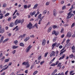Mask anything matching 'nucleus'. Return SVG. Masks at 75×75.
<instances>
[{
    "label": "nucleus",
    "instance_id": "27",
    "mask_svg": "<svg viewBox=\"0 0 75 75\" xmlns=\"http://www.w3.org/2000/svg\"><path fill=\"white\" fill-rule=\"evenodd\" d=\"M37 73H38V71H35L33 73V75H35L36 74H37Z\"/></svg>",
    "mask_w": 75,
    "mask_h": 75
},
{
    "label": "nucleus",
    "instance_id": "55",
    "mask_svg": "<svg viewBox=\"0 0 75 75\" xmlns=\"http://www.w3.org/2000/svg\"><path fill=\"white\" fill-rule=\"evenodd\" d=\"M62 47H63V46H62L61 45L59 46V48L60 49H61V48H62Z\"/></svg>",
    "mask_w": 75,
    "mask_h": 75
},
{
    "label": "nucleus",
    "instance_id": "41",
    "mask_svg": "<svg viewBox=\"0 0 75 75\" xmlns=\"http://www.w3.org/2000/svg\"><path fill=\"white\" fill-rule=\"evenodd\" d=\"M61 45V43H59L56 46V47H58L59 46Z\"/></svg>",
    "mask_w": 75,
    "mask_h": 75
},
{
    "label": "nucleus",
    "instance_id": "9",
    "mask_svg": "<svg viewBox=\"0 0 75 75\" xmlns=\"http://www.w3.org/2000/svg\"><path fill=\"white\" fill-rule=\"evenodd\" d=\"M57 12H56V10L55 9H54L53 11V15H54L55 17L57 16Z\"/></svg>",
    "mask_w": 75,
    "mask_h": 75
},
{
    "label": "nucleus",
    "instance_id": "35",
    "mask_svg": "<svg viewBox=\"0 0 75 75\" xmlns=\"http://www.w3.org/2000/svg\"><path fill=\"white\" fill-rule=\"evenodd\" d=\"M69 57L71 58H73L74 57V56L73 55V54H71L69 56Z\"/></svg>",
    "mask_w": 75,
    "mask_h": 75
},
{
    "label": "nucleus",
    "instance_id": "6",
    "mask_svg": "<svg viewBox=\"0 0 75 75\" xmlns=\"http://www.w3.org/2000/svg\"><path fill=\"white\" fill-rule=\"evenodd\" d=\"M42 45L43 46L45 45V44H46V40L45 39H44L42 40Z\"/></svg>",
    "mask_w": 75,
    "mask_h": 75
},
{
    "label": "nucleus",
    "instance_id": "7",
    "mask_svg": "<svg viewBox=\"0 0 75 75\" xmlns=\"http://www.w3.org/2000/svg\"><path fill=\"white\" fill-rule=\"evenodd\" d=\"M68 16H67V19H69L71 18V14L69 13L67 14Z\"/></svg>",
    "mask_w": 75,
    "mask_h": 75
},
{
    "label": "nucleus",
    "instance_id": "15",
    "mask_svg": "<svg viewBox=\"0 0 75 75\" xmlns=\"http://www.w3.org/2000/svg\"><path fill=\"white\" fill-rule=\"evenodd\" d=\"M30 39V37H28L26 38L25 39L24 41L25 42H26L27 41H28Z\"/></svg>",
    "mask_w": 75,
    "mask_h": 75
},
{
    "label": "nucleus",
    "instance_id": "49",
    "mask_svg": "<svg viewBox=\"0 0 75 75\" xmlns=\"http://www.w3.org/2000/svg\"><path fill=\"white\" fill-rule=\"evenodd\" d=\"M73 9V6H72L70 8L69 10V11H71V10H72Z\"/></svg>",
    "mask_w": 75,
    "mask_h": 75
},
{
    "label": "nucleus",
    "instance_id": "42",
    "mask_svg": "<svg viewBox=\"0 0 75 75\" xmlns=\"http://www.w3.org/2000/svg\"><path fill=\"white\" fill-rule=\"evenodd\" d=\"M30 67V64L28 63L26 67V68H29Z\"/></svg>",
    "mask_w": 75,
    "mask_h": 75
},
{
    "label": "nucleus",
    "instance_id": "57",
    "mask_svg": "<svg viewBox=\"0 0 75 75\" xmlns=\"http://www.w3.org/2000/svg\"><path fill=\"white\" fill-rule=\"evenodd\" d=\"M42 57L41 56H40L38 58V60H40L41 59Z\"/></svg>",
    "mask_w": 75,
    "mask_h": 75
},
{
    "label": "nucleus",
    "instance_id": "62",
    "mask_svg": "<svg viewBox=\"0 0 75 75\" xmlns=\"http://www.w3.org/2000/svg\"><path fill=\"white\" fill-rule=\"evenodd\" d=\"M16 17H17V16H14L13 17V19H14L15 18H16Z\"/></svg>",
    "mask_w": 75,
    "mask_h": 75
},
{
    "label": "nucleus",
    "instance_id": "26",
    "mask_svg": "<svg viewBox=\"0 0 75 75\" xmlns=\"http://www.w3.org/2000/svg\"><path fill=\"white\" fill-rule=\"evenodd\" d=\"M75 25V23H73L72 25L71 26V28H73Z\"/></svg>",
    "mask_w": 75,
    "mask_h": 75
},
{
    "label": "nucleus",
    "instance_id": "23",
    "mask_svg": "<svg viewBox=\"0 0 75 75\" xmlns=\"http://www.w3.org/2000/svg\"><path fill=\"white\" fill-rule=\"evenodd\" d=\"M33 27H36V28L38 29V24H37V23H36L33 26Z\"/></svg>",
    "mask_w": 75,
    "mask_h": 75
},
{
    "label": "nucleus",
    "instance_id": "30",
    "mask_svg": "<svg viewBox=\"0 0 75 75\" xmlns=\"http://www.w3.org/2000/svg\"><path fill=\"white\" fill-rule=\"evenodd\" d=\"M70 41V40H69V39H67V40L66 41L67 44V45L68 44V43Z\"/></svg>",
    "mask_w": 75,
    "mask_h": 75
},
{
    "label": "nucleus",
    "instance_id": "28",
    "mask_svg": "<svg viewBox=\"0 0 75 75\" xmlns=\"http://www.w3.org/2000/svg\"><path fill=\"white\" fill-rule=\"evenodd\" d=\"M9 61V59H6L4 60L5 62H8Z\"/></svg>",
    "mask_w": 75,
    "mask_h": 75
},
{
    "label": "nucleus",
    "instance_id": "17",
    "mask_svg": "<svg viewBox=\"0 0 75 75\" xmlns=\"http://www.w3.org/2000/svg\"><path fill=\"white\" fill-rule=\"evenodd\" d=\"M65 56V54H63L62 57H61L59 59V60H61V59H62Z\"/></svg>",
    "mask_w": 75,
    "mask_h": 75
},
{
    "label": "nucleus",
    "instance_id": "8",
    "mask_svg": "<svg viewBox=\"0 0 75 75\" xmlns=\"http://www.w3.org/2000/svg\"><path fill=\"white\" fill-rule=\"evenodd\" d=\"M36 13V11H34L33 12H30V15L31 16H33V15H34L35 14V13Z\"/></svg>",
    "mask_w": 75,
    "mask_h": 75
},
{
    "label": "nucleus",
    "instance_id": "11",
    "mask_svg": "<svg viewBox=\"0 0 75 75\" xmlns=\"http://www.w3.org/2000/svg\"><path fill=\"white\" fill-rule=\"evenodd\" d=\"M57 44V43L55 42L54 43H53L52 45V50H53L54 49V47H55L56 46V45Z\"/></svg>",
    "mask_w": 75,
    "mask_h": 75
},
{
    "label": "nucleus",
    "instance_id": "1",
    "mask_svg": "<svg viewBox=\"0 0 75 75\" xmlns=\"http://www.w3.org/2000/svg\"><path fill=\"white\" fill-rule=\"evenodd\" d=\"M27 27L29 30H31L33 28V24L31 22H29V24L27 25Z\"/></svg>",
    "mask_w": 75,
    "mask_h": 75
},
{
    "label": "nucleus",
    "instance_id": "36",
    "mask_svg": "<svg viewBox=\"0 0 75 75\" xmlns=\"http://www.w3.org/2000/svg\"><path fill=\"white\" fill-rule=\"evenodd\" d=\"M44 62H45V61H42L40 63V65H42Z\"/></svg>",
    "mask_w": 75,
    "mask_h": 75
},
{
    "label": "nucleus",
    "instance_id": "21",
    "mask_svg": "<svg viewBox=\"0 0 75 75\" xmlns=\"http://www.w3.org/2000/svg\"><path fill=\"white\" fill-rule=\"evenodd\" d=\"M3 39H4V36H2L1 37L0 40V43H1L2 42H3Z\"/></svg>",
    "mask_w": 75,
    "mask_h": 75
},
{
    "label": "nucleus",
    "instance_id": "44",
    "mask_svg": "<svg viewBox=\"0 0 75 75\" xmlns=\"http://www.w3.org/2000/svg\"><path fill=\"white\" fill-rule=\"evenodd\" d=\"M64 29L62 28L61 29V30L60 31V33H62V32H63V31H64Z\"/></svg>",
    "mask_w": 75,
    "mask_h": 75
},
{
    "label": "nucleus",
    "instance_id": "38",
    "mask_svg": "<svg viewBox=\"0 0 75 75\" xmlns=\"http://www.w3.org/2000/svg\"><path fill=\"white\" fill-rule=\"evenodd\" d=\"M52 67H54V66H55V64L53 63L50 65V67H52Z\"/></svg>",
    "mask_w": 75,
    "mask_h": 75
},
{
    "label": "nucleus",
    "instance_id": "2",
    "mask_svg": "<svg viewBox=\"0 0 75 75\" xmlns=\"http://www.w3.org/2000/svg\"><path fill=\"white\" fill-rule=\"evenodd\" d=\"M23 22H24V19H23L22 20L21 19H19L18 20V23H21V25H23Z\"/></svg>",
    "mask_w": 75,
    "mask_h": 75
},
{
    "label": "nucleus",
    "instance_id": "56",
    "mask_svg": "<svg viewBox=\"0 0 75 75\" xmlns=\"http://www.w3.org/2000/svg\"><path fill=\"white\" fill-rule=\"evenodd\" d=\"M12 53L13 54H14L16 53V50H14L13 52Z\"/></svg>",
    "mask_w": 75,
    "mask_h": 75
},
{
    "label": "nucleus",
    "instance_id": "63",
    "mask_svg": "<svg viewBox=\"0 0 75 75\" xmlns=\"http://www.w3.org/2000/svg\"><path fill=\"white\" fill-rule=\"evenodd\" d=\"M69 71H66L65 73V75H67V74H68V73Z\"/></svg>",
    "mask_w": 75,
    "mask_h": 75
},
{
    "label": "nucleus",
    "instance_id": "60",
    "mask_svg": "<svg viewBox=\"0 0 75 75\" xmlns=\"http://www.w3.org/2000/svg\"><path fill=\"white\" fill-rule=\"evenodd\" d=\"M65 8H66V7H65V6L63 7L62 8V10H64L65 9Z\"/></svg>",
    "mask_w": 75,
    "mask_h": 75
},
{
    "label": "nucleus",
    "instance_id": "12",
    "mask_svg": "<svg viewBox=\"0 0 75 75\" xmlns=\"http://www.w3.org/2000/svg\"><path fill=\"white\" fill-rule=\"evenodd\" d=\"M28 64V62H24L22 64V65H25V66L26 65H27V64Z\"/></svg>",
    "mask_w": 75,
    "mask_h": 75
},
{
    "label": "nucleus",
    "instance_id": "16",
    "mask_svg": "<svg viewBox=\"0 0 75 75\" xmlns=\"http://www.w3.org/2000/svg\"><path fill=\"white\" fill-rule=\"evenodd\" d=\"M51 30H52V27H51V26H50L47 30L48 33H50V32L51 31Z\"/></svg>",
    "mask_w": 75,
    "mask_h": 75
},
{
    "label": "nucleus",
    "instance_id": "5",
    "mask_svg": "<svg viewBox=\"0 0 75 75\" xmlns=\"http://www.w3.org/2000/svg\"><path fill=\"white\" fill-rule=\"evenodd\" d=\"M5 31V30H4V29H1V26L0 25V33H1V34H3Z\"/></svg>",
    "mask_w": 75,
    "mask_h": 75
},
{
    "label": "nucleus",
    "instance_id": "51",
    "mask_svg": "<svg viewBox=\"0 0 75 75\" xmlns=\"http://www.w3.org/2000/svg\"><path fill=\"white\" fill-rule=\"evenodd\" d=\"M64 36H65V35L63 34L61 35V38H64Z\"/></svg>",
    "mask_w": 75,
    "mask_h": 75
},
{
    "label": "nucleus",
    "instance_id": "64",
    "mask_svg": "<svg viewBox=\"0 0 75 75\" xmlns=\"http://www.w3.org/2000/svg\"><path fill=\"white\" fill-rule=\"evenodd\" d=\"M71 37H72V38H74V37H75V34L72 35L71 36Z\"/></svg>",
    "mask_w": 75,
    "mask_h": 75
},
{
    "label": "nucleus",
    "instance_id": "53",
    "mask_svg": "<svg viewBox=\"0 0 75 75\" xmlns=\"http://www.w3.org/2000/svg\"><path fill=\"white\" fill-rule=\"evenodd\" d=\"M41 14H40L39 15L38 18H41Z\"/></svg>",
    "mask_w": 75,
    "mask_h": 75
},
{
    "label": "nucleus",
    "instance_id": "22",
    "mask_svg": "<svg viewBox=\"0 0 75 75\" xmlns=\"http://www.w3.org/2000/svg\"><path fill=\"white\" fill-rule=\"evenodd\" d=\"M13 43L14 44H15V45H17L18 44V40H16L14 41L13 42Z\"/></svg>",
    "mask_w": 75,
    "mask_h": 75
},
{
    "label": "nucleus",
    "instance_id": "40",
    "mask_svg": "<svg viewBox=\"0 0 75 75\" xmlns=\"http://www.w3.org/2000/svg\"><path fill=\"white\" fill-rule=\"evenodd\" d=\"M53 28L54 29H55V28H57V26L55 25H54L53 27Z\"/></svg>",
    "mask_w": 75,
    "mask_h": 75
},
{
    "label": "nucleus",
    "instance_id": "54",
    "mask_svg": "<svg viewBox=\"0 0 75 75\" xmlns=\"http://www.w3.org/2000/svg\"><path fill=\"white\" fill-rule=\"evenodd\" d=\"M71 49L72 50H75V46H74V45L72 47H71Z\"/></svg>",
    "mask_w": 75,
    "mask_h": 75
},
{
    "label": "nucleus",
    "instance_id": "34",
    "mask_svg": "<svg viewBox=\"0 0 75 75\" xmlns=\"http://www.w3.org/2000/svg\"><path fill=\"white\" fill-rule=\"evenodd\" d=\"M58 75H64V73L62 72L60 74V73H59L58 74Z\"/></svg>",
    "mask_w": 75,
    "mask_h": 75
},
{
    "label": "nucleus",
    "instance_id": "48",
    "mask_svg": "<svg viewBox=\"0 0 75 75\" xmlns=\"http://www.w3.org/2000/svg\"><path fill=\"white\" fill-rule=\"evenodd\" d=\"M24 8H27V5H25L24 6Z\"/></svg>",
    "mask_w": 75,
    "mask_h": 75
},
{
    "label": "nucleus",
    "instance_id": "13",
    "mask_svg": "<svg viewBox=\"0 0 75 75\" xmlns=\"http://www.w3.org/2000/svg\"><path fill=\"white\" fill-rule=\"evenodd\" d=\"M57 67H59V69H61V63L60 62L59 63L58 65H57Z\"/></svg>",
    "mask_w": 75,
    "mask_h": 75
},
{
    "label": "nucleus",
    "instance_id": "43",
    "mask_svg": "<svg viewBox=\"0 0 75 75\" xmlns=\"http://www.w3.org/2000/svg\"><path fill=\"white\" fill-rule=\"evenodd\" d=\"M43 13L44 14H46V13H47V11L45 10L43 11Z\"/></svg>",
    "mask_w": 75,
    "mask_h": 75
},
{
    "label": "nucleus",
    "instance_id": "14",
    "mask_svg": "<svg viewBox=\"0 0 75 75\" xmlns=\"http://www.w3.org/2000/svg\"><path fill=\"white\" fill-rule=\"evenodd\" d=\"M14 25V23L13 22H12L10 23L9 26L10 27H13Z\"/></svg>",
    "mask_w": 75,
    "mask_h": 75
},
{
    "label": "nucleus",
    "instance_id": "25",
    "mask_svg": "<svg viewBox=\"0 0 75 75\" xmlns=\"http://www.w3.org/2000/svg\"><path fill=\"white\" fill-rule=\"evenodd\" d=\"M18 48V46H16L14 45L13 47V49H16V48Z\"/></svg>",
    "mask_w": 75,
    "mask_h": 75
},
{
    "label": "nucleus",
    "instance_id": "47",
    "mask_svg": "<svg viewBox=\"0 0 75 75\" xmlns=\"http://www.w3.org/2000/svg\"><path fill=\"white\" fill-rule=\"evenodd\" d=\"M25 34H24L23 35H21L22 36V38H24L25 37Z\"/></svg>",
    "mask_w": 75,
    "mask_h": 75
},
{
    "label": "nucleus",
    "instance_id": "24",
    "mask_svg": "<svg viewBox=\"0 0 75 75\" xmlns=\"http://www.w3.org/2000/svg\"><path fill=\"white\" fill-rule=\"evenodd\" d=\"M19 45L20 46H21V47H23V46H24V44L23 42L20 43Z\"/></svg>",
    "mask_w": 75,
    "mask_h": 75
},
{
    "label": "nucleus",
    "instance_id": "46",
    "mask_svg": "<svg viewBox=\"0 0 75 75\" xmlns=\"http://www.w3.org/2000/svg\"><path fill=\"white\" fill-rule=\"evenodd\" d=\"M6 6H7V4H4L3 5V7H6Z\"/></svg>",
    "mask_w": 75,
    "mask_h": 75
},
{
    "label": "nucleus",
    "instance_id": "19",
    "mask_svg": "<svg viewBox=\"0 0 75 75\" xmlns=\"http://www.w3.org/2000/svg\"><path fill=\"white\" fill-rule=\"evenodd\" d=\"M38 7V4H36L34 6V7H33V9H35L37 8Z\"/></svg>",
    "mask_w": 75,
    "mask_h": 75
},
{
    "label": "nucleus",
    "instance_id": "59",
    "mask_svg": "<svg viewBox=\"0 0 75 75\" xmlns=\"http://www.w3.org/2000/svg\"><path fill=\"white\" fill-rule=\"evenodd\" d=\"M25 74H27L28 73V70H26L25 71Z\"/></svg>",
    "mask_w": 75,
    "mask_h": 75
},
{
    "label": "nucleus",
    "instance_id": "33",
    "mask_svg": "<svg viewBox=\"0 0 75 75\" xmlns=\"http://www.w3.org/2000/svg\"><path fill=\"white\" fill-rule=\"evenodd\" d=\"M9 15H10V13H7L4 15V16L5 17H7V16H9Z\"/></svg>",
    "mask_w": 75,
    "mask_h": 75
},
{
    "label": "nucleus",
    "instance_id": "4",
    "mask_svg": "<svg viewBox=\"0 0 75 75\" xmlns=\"http://www.w3.org/2000/svg\"><path fill=\"white\" fill-rule=\"evenodd\" d=\"M31 47H32V46H31V45H30L26 49V52H29L30 50V49L31 48Z\"/></svg>",
    "mask_w": 75,
    "mask_h": 75
},
{
    "label": "nucleus",
    "instance_id": "18",
    "mask_svg": "<svg viewBox=\"0 0 75 75\" xmlns=\"http://www.w3.org/2000/svg\"><path fill=\"white\" fill-rule=\"evenodd\" d=\"M18 23V19H16L15 21V25H17Z\"/></svg>",
    "mask_w": 75,
    "mask_h": 75
},
{
    "label": "nucleus",
    "instance_id": "39",
    "mask_svg": "<svg viewBox=\"0 0 75 75\" xmlns=\"http://www.w3.org/2000/svg\"><path fill=\"white\" fill-rule=\"evenodd\" d=\"M2 57H3V53H1L0 54V58H2Z\"/></svg>",
    "mask_w": 75,
    "mask_h": 75
},
{
    "label": "nucleus",
    "instance_id": "31",
    "mask_svg": "<svg viewBox=\"0 0 75 75\" xmlns=\"http://www.w3.org/2000/svg\"><path fill=\"white\" fill-rule=\"evenodd\" d=\"M58 53H59V52L58 50H57L55 53V54H56V57H57L58 55Z\"/></svg>",
    "mask_w": 75,
    "mask_h": 75
},
{
    "label": "nucleus",
    "instance_id": "37",
    "mask_svg": "<svg viewBox=\"0 0 75 75\" xmlns=\"http://www.w3.org/2000/svg\"><path fill=\"white\" fill-rule=\"evenodd\" d=\"M18 26H16L13 29V31H14V30H15L17 28H18Z\"/></svg>",
    "mask_w": 75,
    "mask_h": 75
},
{
    "label": "nucleus",
    "instance_id": "58",
    "mask_svg": "<svg viewBox=\"0 0 75 75\" xmlns=\"http://www.w3.org/2000/svg\"><path fill=\"white\" fill-rule=\"evenodd\" d=\"M12 64V62H10V63L8 64V65L9 66H10Z\"/></svg>",
    "mask_w": 75,
    "mask_h": 75
},
{
    "label": "nucleus",
    "instance_id": "32",
    "mask_svg": "<svg viewBox=\"0 0 75 75\" xmlns=\"http://www.w3.org/2000/svg\"><path fill=\"white\" fill-rule=\"evenodd\" d=\"M51 24V22H48L47 23V25H46V27L48 25H50V24Z\"/></svg>",
    "mask_w": 75,
    "mask_h": 75
},
{
    "label": "nucleus",
    "instance_id": "50",
    "mask_svg": "<svg viewBox=\"0 0 75 75\" xmlns=\"http://www.w3.org/2000/svg\"><path fill=\"white\" fill-rule=\"evenodd\" d=\"M56 33V32L55 30H53V31L52 32V34L53 35L54 34H55V33Z\"/></svg>",
    "mask_w": 75,
    "mask_h": 75
},
{
    "label": "nucleus",
    "instance_id": "45",
    "mask_svg": "<svg viewBox=\"0 0 75 75\" xmlns=\"http://www.w3.org/2000/svg\"><path fill=\"white\" fill-rule=\"evenodd\" d=\"M49 4H50V2H47L46 3V6H48V5H49Z\"/></svg>",
    "mask_w": 75,
    "mask_h": 75
},
{
    "label": "nucleus",
    "instance_id": "10",
    "mask_svg": "<svg viewBox=\"0 0 75 75\" xmlns=\"http://www.w3.org/2000/svg\"><path fill=\"white\" fill-rule=\"evenodd\" d=\"M72 34H71V33H68L67 35V36L68 38H70L71 37Z\"/></svg>",
    "mask_w": 75,
    "mask_h": 75
},
{
    "label": "nucleus",
    "instance_id": "61",
    "mask_svg": "<svg viewBox=\"0 0 75 75\" xmlns=\"http://www.w3.org/2000/svg\"><path fill=\"white\" fill-rule=\"evenodd\" d=\"M8 21H10L11 20V17H9L8 19Z\"/></svg>",
    "mask_w": 75,
    "mask_h": 75
},
{
    "label": "nucleus",
    "instance_id": "3",
    "mask_svg": "<svg viewBox=\"0 0 75 75\" xmlns=\"http://www.w3.org/2000/svg\"><path fill=\"white\" fill-rule=\"evenodd\" d=\"M55 55V52L54 51H52L50 54V57H52V56L54 57Z\"/></svg>",
    "mask_w": 75,
    "mask_h": 75
},
{
    "label": "nucleus",
    "instance_id": "52",
    "mask_svg": "<svg viewBox=\"0 0 75 75\" xmlns=\"http://www.w3.org/2000/svg\"><path fill=\"white\" fill-rule=\"evenodd\" d=\"M74 72V70L71 71H70V75H71V74H72V73H73V72Z\"/></svg>",
    "mask_w": 75,
    "mask_h": 75
},
{
    "label": "nucleus",
    "instance_id": "29",
    "mask_svg": "<svg viewBox=\"0 0 75 75\" xmlns=\"http://www.w3.org/2000/svg\"><path fill=\"white\" fill-rule=\"evenodd\" d=\"M48 52H47L46 53H45L44 57H46L47 56V55H48Z\"/></svg>",
    "mask_w": 75,
    "mask_h": 75
},
{
    "label": "nucleus",
    "instance_id": "20",
    "mask_svg": "<svg viewBox=\"0 0 75 75\" xmlns=\"http://www.w3.org/2000/svg\"><path fill=\"white\" fill-rule=\"evenodd\" d=\"M8 68V66L6 67L4 69H3V68L1 70V72H3V71H4V70H6V69H7Z\"/></svg>",
    "mask_w": 75,
    "mask_h": 75
}]
</instances>
